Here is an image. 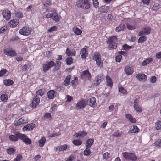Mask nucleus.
<instances>
[{"mask_svg":"<svg viewBox=\"0 0 161 161\" xmlns=\"http://www.w3.org/2000/svg\"><path fill=\"white\" fill-rule=\"evenodd\" d=\"M9 138L11 141L13 142H16L19 139L27 145L31 144L32 143L31 140L27 135L19 132H16L14 135H10Z\"/></svg>","mask_w":161,"mask_h":161,"instance_id":"f257e3e1","label":"nucleus"},{"mask_svg":"<svg viewBox=\"0 0 161 161\" xmlns=\"http://www.w3.org/2000/svg\"><path fill=\"white\" fill-rule=\"evenodd\" d=\"M75 7L83 10H88L90 8L91 4L88 0H78L75 3Z\"/></svg>","mask_w":161,"mask_h":161,"instance_id":"f03ea898","label":"nucleus"},{"mask_svg":"<svg viewBox=\"0 0 161 161\" xmlns=\"http://www.w3.org/2000/svg\"><path fill=\"white\" fill-rule=\"evenodd\" d=\"M93 59L96 61V64L98 67L100 68L103 67V62L101 59V56L99 53H95Z\"/></svg>","mask_w":161,"mask_h":161,"instance_id":"7ed1b4c3","label":"nucleus"},{"mask_svg":"<svg viewBox=\"0 0 161 161\" xmlns=\"http://www.w3.org/2000/svg\"><path fill=\"white\" fill-rule=\"evenodd\" d=\"M123 155L124 158L126 159L130 160L132 161H135L137 157L134 153L125 152L123 153Z\"/></svg>","mask_w":161,"mask_h":161,"instance_id":"20e7f679","label":"nucleus"},{"mask_svg":"<svg viewBox=\"0 0 161 161\" xmlns=\"http://www.w3.org/2000/svg\"><path fill=\"white\" fill-rule=\"evenodd\" d=\"M32 31L31 28L27 27H24L19 31V33L21 35L28 36L30 35Z\"/></svg>","mask_w":161,"mask_h":161,"instance_id":"39448f33","label":"nucleus"},{"mask_svg":"<svg viewBox=\"0 0 161 161\" xmlns=\"http://www.w3.org/2000/svg\"><path fill=\"white\" fill-rule=\"evenodd\" d=\"M55 65L54 62L53 61H50L47 62L46 64L43 65L42 68L44 72L47 71L52 67Z\"/></svg>","mask_w":161,"mask_h":161,"instance_id":"423d86ee","label":"nucleus"},{"mask_svg":"<svg viewBox=\"0 0 161 161\" xmlns=\"http://www.w3.org/2000/svg\"><path fill=\"white\" fill-rule=\"evenodd\" d=\"M3 53L4 54L10 56H15L17 55L15 51L12 49V48L9 47L6 48L3 50Z\"/></svg>","mask_w":161,"mask_h":161,"instance_id":"0eeeda50","label":"nucleus"},{"mask_svg":"<svg viewBox=\"0 0 161 161\" xmlns=\"http://www.w3.org/2000/svg\"><path fill=\"white\" fill-rule=\"evenodd\" d=\"M151 28L149 26H146L143 28L138 33L139 36L149 34L151 31Z\"/></svg>","mask_w":161,"mask_h":161,"instance_id":"6e6552de","label":"nucleus"},{"mask_svg":"<svg viewBox=\"0 0 161 161\" xmlns=\"http://www.w3.org/2000/svg\"><path fill=\"white\" fill-rule=\"evenodd\" d=\"M40 102V99L37 95L34 96L31 106L33 108H35L38 105Z\"/></svg>","mask_w":161,"mask_h":161,"instance_id":"1a4fd4ad","label":"nucleus"},{"mask_svg":"<svg viewBox=\"0 0 161 161\" xmlns=\"http://www.w3.org/2000/svg\"><path fill=\"white\" fill-rule=\"evenodd\" d=\"M87 103L86 101L84 99L80 100L76 105V109H79L84 108L86 106Z\"/></svg>","mask_w":161,"mask_h":161,"instance_id":"9d476101","label":"nucleus"},{"mask_svg":"<svg viewBox=\"0 0 161 161\" xmlns=\"http://www.w3.org/2000/svg\"><path fill=\"white\" fill-rule=\"evenodd\" d=\"M2 14L4 19L6 20H8L11 17L10 12L8 10H4L2 11Z\"/></svg>","mask_w":161,"mask_h":161,"instance_id":"9b49d317","label":"nucleus"},{"mask_svg":"<svg viewBox=\"0 0 161 161\" xmlns=\"http://www.w3.org/2000/svg\"><path fill=\"white\" fill-rule=\"evenodd\" d=\"M124 71L127 75H131L134 72V68L132 66H126L125 68Z\"/></svg>","mask_w":161,"mask_h":161,"instance_id":"f8f14e48","label":"nucleus"},{"mask_svg":"<svg viewBox=\"0 0 161 161\" xmlns=\"http://www.w3.org/2000/svg\"><path fill=\"white\" fill-rule=\"evenodd\" d=\"M81 76L82 79H89L91 78V75L88 70H86L82 72Z\"/></svg>","mask_w":161,"mask_h":161,"instance_id":"ddd939ff","label":"nucleus"},{"mask_svg":"<svg viewBox=\"0 0 161 161\" xmlns=\"http://www.w3.org/2000/svg\"><path fill=\"white\" fill-rule=\"evenodd\" d=\"M80 54L82 59H85L88 55L87 49L85 48H82L80 51Z\"/></svg>","mask_w":161,"mask_h":161,"instance_id":"4468645a","label":"nucleus"},{"mask_svg":"<svg viewBox=\"0 0 161 161\" xmlns=\"http://www.w3.org/2000/svg\"><path fill=\"white\" fill-rule=\"evenodd\" d=\"M28 122L27 119L25 117H22L19 119L17 122L14 124L15 125H19L22 124H26Z\"/></svg>","mask_w":161,"mask_h":161,"instance_id":"2eb2a0df","label":"nucleus"},{"mask_svg":"<svg viewBox=\"0 0 161 161\" xmlns=\"http://www.w3.org/2000/svg\"><path fill=\"white\" fill-rule=\"evenodd\" d=\"M35 125L33 123L27 124L23 127L22 130L24 131L31 130L34 128Z\"/></svg>","mask_w":161,"mask_h":161,"instance_id":"dca6fc26","label":"nucleus"},{"mask_svg":"<svg viewBox=\"0 0 161 161\" xmlns=\"http://www.w3.org/2000/svg\"><path fill=\"white\" fill-rule=\"evenodd\" d=\"M96 101L95 98L93 97L87 100V102L89 106L94 108L95 107L96 105Z\"/></svg>","mask_w":161,"mask_h":161,"instance_id":"f3484780","label":"nucleus"},{"mask_svg":"<svg viewBox=\"0 0 161 161\" xmlns=\"http://www.w3.org/2000/svg\"><path fill=\"white\" fill-rule=\"evenodd\" d=\"M138 100L137 99H136L134 100V107L137 112H141L142 111V109L141 107L138 106Z\"/></svg>","mask_w":161,"mask_h":161,"instance_id":"a211bd4d","label":"nucleus"},{"mask_svg":"<svg viewBox=\"0 0 161 161\" xmlns=\"http://www.w3.org/2000/svg\"><path fill=\"white\" fill-rule=\"evenodd\" d=\"M19 19H15L10 21L9 25L11 27H15L19 24Z\"/></svg>","mask_w":161,"mask_h":161,"instance_id":"6ab92c4d","label":"nucleus"},{"mask_svg":"<svg viewBox=\"0 0 161 161\" xmlns=\"http://www.w3.org/2000/svg\"><path fill=\"white\" fill-rule=\"evenodd\" d=\"M66 53L68 56H74L76 55V51L75 50L71 51L69 48H67L66 49Z\"/></svg>","mask_w":161,"mask_h":161,"instance_id":"aec40b11","label":"nucleus"},{"mask_svg":"<svg viewBox=\"0 0 161 161\" xmlns=\"http://www.w3.org/2000/svg\"><path fill=\"white\" fill-rule=\"evenodd\" d=\"M136 77L140 81H145L147 78V76L143 74H138L136 75Z\"/></svg>","mask_w":161,"mask_h":161,"instance_id":"412c9836","label":"nucleus"},{"mask_svg":"<svg viewBox=\"0 0 161 161\" xmlns=\"http://www.w3.org/2000/svg\"><path fill=\"white\" fill-rule=\"evenodd\" d=\"M117 42V38L115 36H112L109 37L106 42L107 44Z\"/></svg>","mask_w":161,"mask_h":161,"instance_id":"4be33fe9","label":"nucleus"},{"mask_svg":"<svg viewBox=\"0 0 161 161\" xmlns=\"http://www.w3.org/2000/svg\"><path fill=\"white\" fill-rule=\"evenodd\" d=\"M71 78V75H68L63 83V85L65 86H67L69 85L70 83V80Z\"/></svg>","mask_w":161,"mask_h":161,"instance_id":"5701e85b","label":"nucleus"},{"mask_svg":"<svg viewBox=\"0 0 161 161\" xmlns=\"http://www.w3.org/2000/svg\"><path fill=\"white\" fill-rule=\"evenodd\" d=\"M56 92L54 90H51L49 91L47 93L48 98L50 99H53L54 97Z\"/></svg>","mask_w":161,"mask_h":161,"instance_id":"b1692460","label":"nucleus"},{"mask_svg":"<svg viewBox=\"0 0 161 161\" xmlns=\"http://www.w3.org/2000/svg\"><path fill=\"white\" fill-rule=\"evenodd\" d=\"M94 142V140L93 138H90L87 140L85 144L86 147L90 148L93 145Z\"/></svg>","mask_w":161,"mask_h":161,"instance_id":"393cba45","label":"nucleus"},{"mask_svg":"<svg viewBox=\"0 0 161 161\" xmlns=\"http://www.w3.org/2000/svg\"><path fill=\"white\" fill-rule=\"evenodd\" d=\"M126 26L127 28L130 30H134L137 28L136 23L135 21L131 25L129 23H127Z\"/></svg>","mask_w":161,"mask_h":161,"instance_id":"a878e982","label":"nucleus"},{"mask_svg":"<svg viewBox=\"0 0 161 161\" xmlns=\"http://www.w3.org/2000/svg\"><path fill=\"white\" fill-rule=\"evenodd\" d=\"M46 141V139L44 137H43L41 138L38 140V142L39 144V146L41 147H43Z\"/></svg>","mask_w":161,"mask_h":161,"instance_id":"bb28decb","label":"nucleus"},{"mask_svg":"<svg viewBox=\"0 0 161 161\" xmlns=\"http://www.w3.org/2000/svg\"><path fill=\"white\" fill-rule=\"evenodd\" d=\"M125 117L129 119L130 122L131 123H135L136 122V119L135 118H133L130 114H126Z\"/></svg>","mask_w":161,"mask_h":161,"instance_id":"cd10ccee","label":"nucleus"},{"mask_svg":"<svg viewBox=\"0 0 161 161\" xmlns=\"http://www.w3.org/2000/svg\"><path fill=\"white\" fill-rule=\"evenodd\" d=\"M106 79L107 86L111 87H112L113 85V82L112 79L109 76L107 75L106 77Z\"/></svg>","mask_w":161,"mask_h":161,"instance_id":"c85d7f7f","label":"nucleus"},{"mask_svg":"<svg viewBox=\"0 0 161 161\" xmlns=\"http://www.w3.org/2000/svg\"><path fill=\"white\" fill-rule=\"evenodd\" d=\"M86 135L87 133L85 131H79L78 132L76 133L75 134L76 137H80V138L83 137Z\"/></svg>","mask_w":161,"mask_h":161,"instance_id":"c756f323","label":"nucleus"},{"mask_svg":"<svg viewBox=\"0 0 161 161\" xmlns=\"http://www.w3.org/2000/svg\"><path fill=\"white\" fill-rule=\"evenodd\" d=\"M72 30L74 33L77 35H81L82 33L81 30L76 27H74L72 28Z\"/></svg>","mask_w":161,"mask_h":161,"instance_id":"7c9ffc66","label":"nucleus"},{"mask_svg":"<svg viewBox=\"0 0 161 161\" xmlns=\"http://www.w3.org/2000/svg\"><path fill=\"white\" fill-rule=\"evenodd\" d=\"M125 27V25L123 24H121L118 27H117L115 28V31L117 32H119L120 31H123Z\"/></svg>","mask_w":161,"mask_h":161,"instance_id":"2f4dec72","label":"nucleus"},{"mask_svg":"<svg viewBox=\"0 0 161 161\" xmlns=\"http://www.w3.org/2000/svg\"><path fill=\"white\" fill-rule=\"evenodd\" d=\"M14 81L11 79H5L3 80V83L6 86H10L14 84Z\"/></svg>","mask_w":161,"mask_h":161,"instance_id":"473e14b6","label":"nucleus"},{"mask_svg":"<svg viewBox=\"0 0 161 161\" xmlns=\"http://www.w3.org/2000/svg\"><path fill=\"white\" fill-rule=\"evenodd\" d=\"M109 9V7L107 6H102L99 8V11L101 13L107 12Z\"/></svg>","mask_w":161,"mask_h":161,"instance_id":"72a5a7b5","label":"nucleus"},{"mask_svg":"<svg viewBox=\"0 0 161 161\" xmlns=\"http://www.w3.org/2000/svg\"><path fill=\"white\" fill-rule=\"evenodd\" d=\"M153 61L152 58H149L147 59L144 60L142 63V65L145 66L149 63L152 62Z\"/></svg>","mask_w":161,"mask_h":161,"instance_id":"f704fd0d","label":"nucleus"},{"mask_svg":"<svg viewBox=\"0 0 161 161\" xmlns=\"http://www.w3.org/2000/svg\"><path fill=\"white\" fill-rule=\"evenodd\" d=\"M155 127L157 130H159L161 129V119L156 122Z\"/></svg>","mask_w":161,"mask_h":161,"instance_id":"c9c22d12","label":"nucleus"},{"mask_svg":"<svg viewBox=\"0 0 161 161\" xmlns=\"http://www.w3.org/2000/svg\"><path fill=\"white\" fill-rule=\"evenodd\" d=\"M16 150L13 148H10L7 149L6 152L8 154L10 155H13L15 153Z\"/></svg>","mask_w":161,"mask_h":161,"instance_id":"e433bc0d","label":"nucleus"},{"mask_svg":"<svg viewBox=\"0 0 161 161\" xmlns=\"http://www.w3.org/2000/svg\"><path fill=\"white\" fill-rule=\"evenodd\" d=\"M91 153L90 148L86 147V148L83 151V154L85 156H89Z\"/></svg>","mask_w":161,"mask_h":161,"instance_id":"4c0bfd02","label":"nucleus"},{"mask_svg":"<svg viewBox=\"0 0 161 161\" xmlns=\"http://www.w3.org/2000/svg\"><path fill=\"white\" fill-rule=\"evenodd\" d=\"M123 134L122 132H119L118 130L115 131L113 134V136L116 137H118L121 136Z\"/></svg>","mask_w":161,"mask_h":161,"instance_id":"58836bf2","label":"nucleus"},{"mask_svg":"<svg viewBox=\"0 0 161 161\" xmlns=\"http://www.w3.org/2000/svg\"><path fill=\"white\" fill-rule=\"evenodd\" d=\"M0 98L3 102H5L8 99V97L6 94H2Z\"/></svg>","mask_w":161,"mask_h":161,"instance_id":"ea45409f","label":"nucleus"},{"mask_svg":"<svg viewBox=\"0 0 161 161\" xmlns=\"http://www.w3.org/2000/svg\"><path fill=\"white\" fill-rule=\"evenodd\" d=\"M141 37L139 38L138 42V43H142L144 42L147 40V37L145 36H140Z\"/></svg>","mask_w":161,"mask_h":161,"instance_id":"a19ab883","label":"nucleus"},{"mask_svg":"<svg viewBox=\"0 0 161 161\" xmlns=\"http://www.w3.org/2000/svg\"><path fill=\"white\" fill-rule=\"evenodd\" d=\"M108 48L111 49H115L117 47V42H114L112 43L108 44Z\"/></svg>","mask_w":161,"mask_h":161,"instance_id":"79ce46f5","label":"nucleus"},{"mask_svg":"<svg viewBox=\"0 0 161 161\" xmlns=\"http://www.w3.org/2000/svg\"><path fill=\"white\" fill-rule=\"evenodd\" d=\"M72 142L73 144L76 146H79L82 143V141L80 140H74Z\"/></svg>","mask_w":161,"mask_h":161,"instance_id":"37998d69","label":"nucleus"},{"mask_svg":"<svg viewBox=\"0 0 161 161\" xmlns=\"http://www.w3.org/2000/svg\"><path fill=\"white\" fill-rule=\"evenodd\" d=\"M71 83L73 87L75 86L78 83V78L77 77L74 78V79L71 81Z\"/></svg>","mask_w":161,"mask_h":161,"instance_id":"c03bdc74","label":"nucleus"},{"mask_svg":"<svg viewBox=\"0 0 161 161\" xmlns=\"http://www.w3.org/2000/svg\"><path fill=\"white\" fill-rule=\"evenodd\" d=\"M110 153L108 152L104 153L103 154V160H107L109 159L110 157Z\"/></svg>","mask_w":161,"mask_h":161,"instance_id":"a18cd8bd","label":"nucleus"},{"mask_svg":"<svg viewBox=\"0 0 161 161\" xmlns=\"http://www.w3.org/2000/svg\"><path fill=\"white\" fill-rule=\"evenodd\" d=\"M55 14H56L54 15L53 14V16L52 17V19L55 22H58L60 20V18L57 13H56Z\"/></svg>","mask_w":161,"mask_h":161,"instance_id":"49530a36","label":"nucleus"},{"mask_svg":"<svg viewBox=\"0 0 161 161\" xmlns=\"http://www.w3.org/2000/svg\"><path fill=\"white\" fill-rule=\"evenodd\" d=\"M73 63V59L71 57L67 58H66V64L68 65L71 64Z\"/></svg>","mask_w":161,"mask_h":161,"instance_id":"de8ad7c7","label":"nucleus"},{"mask_svg":"<svg viewBox=\"0 0 161 161\" xmlns=\"http://www.w3.org/2000/svg\"><path fill=\"white\" fill-rule=\"evenodd\" d=\"M131 131L132 133H137L139 132V130L136 125H134Z\"/></svg>","mask_w":161,"mask_h":161,"instance_id":"09e8293b","label":"nucleus"},{"mask_svg":"<svg viewBox=\"0 0 161 161\" xmlns=\"http://www.w3.org/2000/svg\"><path fill=\"white\" fill-rule=\"evenodd\" d=\"M154 146L157 147H161V139L158 140L154 143Z\"/></svg>","mask_w":161,"mask_h":161,"instance_id":"8fccbe9b","label":"nucleus"},{"mask_svg":"<svg viewBox=\"0 0 161 161\" xmlns=\"http://www.w3.org/2000/svg\"><path fill=\"white\" fill-rule=\"evenodd\" d=\"M15 17L19 18H21L23 16V14L19 11L15 12Z\"/></svg>","mask_w":161,"mask_h":161,"instance_id":"3c124183","label":"nucleus"},{"mask_svg":"<svg viewBox=\"0 0 161 161\" xmlns=\"http://www.w3.org/2000/svg\"><path fill=\"white\" fill-rule=\"evenodd\" d=\"M56 66L55 67V69L56 70H58L60 67L61 65V63L60 61L58 60L56 61Z\"/></svg>","mask_w":161,"mask_h":161,"instance_id":"603ef678","label":"nucleus"},{"mask_svg":"<svg viewBox=\"0 0 161 161\" xmlns=\"http://www.w3.org/2000/svg\"><path fill=\"white\" fill-rule=\"evenodd\" d=\"M58 29V27L56 26H53L51 27L48 30L49 32H51L54 31H56Z\"/></svg>","mask_w":161,"mask_h":161,"instance_id":"864d4df0","label":"nucleus"},{"mask_svg":"<svg viewBox=\"0 0 161 161\" xmlns=\"http://www.w3.org/2000/svg\"><path fill=\"white\" fill-rule=\"evenodd\" d=\"M119 91L122 94H125L127 93V90L122 87L119 88Z\"/></svg>","mask_w":161,"mask_h":161,"instance_id":"5fc2aeb1","label":"nucleus"},{"mask_svg":"<svg viewBox=\"0 0 161 161\" xmlns=\"http://www.w3.org/2000/svg\"><path fill=\"white\" fill-rule=\"evenodd\" d=\"M51 0H47L46 1L44 2V5L45 7H47L51 5Z\"/></svg>","mask_w":161,"mask_h":161,"instance_id":"6e6d98bb","label":"nucleus"},{"mask_svg":"<svg viewBox=\"0 0 161 161\" xmlns=\"http://www.w3.org/2000/svg\"><path fill=\"white\" fill-rule=\"evenodd\" d=\"M59 151H64L67 148V146L66 144H64L61 146H59Z\"/></svg>","mask_w":161,"mask_h":161,"instance_id":"4d7b16f0","label":"nucleus"},{"mask_svg":"<svg viewBox=\"0 0 161 161\" xmlns=\"http://www.w3.org/2000/svg\"><path fill=\"white\" fill-rule=\"evenodd\" d=\"M131 48H132L131 46H130L126 44L122 46L123 50H127Z\"/></svg>","mask_w":161,"mask_h":161,"instance_id":"13d9d810","label":"nucleus"},{"mask_svg":"<svg viewBox=\"0 0 161 161\" xmlns=\"http://www.w3.org/2000/svg\"><path fill=\"white\" fill-rule=\"evenodd\" d=\"M92 1L93 6L95 8L98 7L99 5V2L98 0H92Z\"/></svg>","mask_w":161,"mask_h":161,"instance_id":"bf43d9fd","label":"nucleus"},{"mask_svg":"<svg viewBox=\"0 0 161 161\" xmlns=\"http://www.w3.org/2000/svg\"><path fill=\"white\" fill-rule=\"evenodd\" d=\"M8 28L7 26H4L0 28V33H3L6 31Z\"/></svg>","mask_w":161,"mask_h":161,"instance_id":"052dcab7","label":"nucleus"},{"mask_svg":"<svg viewBox=\"0 0 161 161\" xmlns=\"http://www.w3.org/2000/svg\"><path fill=\"white\" fill-rule=\"evenodd\" d=\"M122 56L120 55H118L115 57V60L117 62H119L122 59Z\"/></svg>","mask_w":161,"mask_h":161,"instance_id":"680f3d73","label":"nucleus"},{"mask_svg":"<svg viewBox=\"0 0 161 161\" xmlns=\"http://www.w3.org/2000/svg\"><path fill=\"white\" fill-rule=\"evenodd\" d=\"M7 70L6 69H2L0 71V77L4 76L7 73Z\"/></svg>","mask_w":161,"mask_h":161,"instance_id":"e2e57ef3","label":"nucleus"},{"mask_svg":"<svg viewBox=\"0 0 161 161\" xmlns=\"http://www.w3.org/2000/svg\"><path fill=\"white\" fill-rule=\"evenodd\" d=\"M44 117L45 118H48L50 120H51L52 119L51 114L49 113H46L44 115Z\"/></svg>","mask_w":161,"mask_h":161,"instance_id":"0e129e2a","label":"nucleus"},{"mask_svg":"<svg viewBox=\"0 0 161 161\" xmlns=\"http://www.w3.org/2000/svg\"><path fill=\"white\" fill-rule=\"evenodd\" d=\"M101 81L100 79H98L96 77L95 78V81L94 83L95 85L96 86L100 84Z\"/></svg>","mask_w":161,"mask_h":161,"instance_id":"69168bd1","label":"nucleus"},{"mask_svg":"<svg viewBox=\"0 0 161 161\" xmlns=\"http://www.w3.org/2000/svg\"><path fill=\"white\" fill-rule=\"evenodd\" d=\"M22 156L21 154L18 155L14 161H20L22 159Z\"/></svg>","mask_w":161,"mask_h":161,"instance_id":"338daca9","label":"nucleus"},{"mask_svg":"<svg viewBox=\"0 0 161 161\" xmlns=\"http://www.w3.org/2000/svg\"><path fill=\"white\" fill-rule=\"evenodd\" d=\"M36 93L37 94L42 96L44 94V92L42 89H40L36 92Z\"/></svg>","mask_w":161,"mask_h":161,"instance_id":"774afa93","label":"nucleus"}]
</instances>
